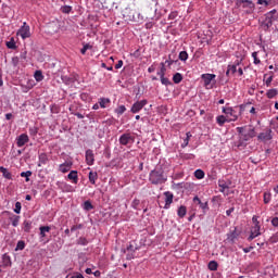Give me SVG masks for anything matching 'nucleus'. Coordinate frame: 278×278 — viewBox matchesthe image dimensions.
<instances>
[{"mask_svg": "<svg viewBox=\"0 0 278 278\" xmlns=\"http://www.w3.org/2000/svg\"><path fill=\"white\" fill-rule=\"evenodd\" d=\"M168 18L169 21H175L177 18V12H172L169 15H168Z\"/></svg>", "mask_w": 278, "mask_h": 278, "instance_id": "nucleus-55", "label": "nucleus"}, {"mask_svg": "<svg viewBox=\"0 0 278 278\" xmlns=\"http://www.w3.org/2000/svg\"><path fill=\"white\" fill-rule=\"evenodd\" d=\"M30 136H36L38 134V127L33 126L29 128Z\"/></svg>", "mask_w": 278, "mask_h": 278, "instance_id": "nucleus-48", "label": "nucleus"}, {"mask_svg": "<svg viewBox=\"0 0 278 278\" xmlns=\"http://www.w3.org/2000/svg\"><path fill=\"white\" fill-rule=\"evenodd\" d=\"M242 3H247L243 8H253V1L251 0H242Z\"/></svg>", "mask_w": 278, "mask_h": 278, "instance_id": "nucleus-51", "label": "nucleus"}, {"mask_svg": "<svg viewBox=\"0 0 278 278\" xmlns=\"http://www.w3.org/2000/svg\"><path fill=\"white\" fill-rule=\"evenodd\" d=\"M20 62H21V59L18 56H13L12 58L11 63H12L13 66H15V67L18 66Z\"/></svg>", "mask_w": 278, "mask_h": 278, "instance_id": "nucleus-42", "label": "nucleus"}, {"mask_svg": "<svg viewBox=\"0 0 278 278\" xmlns=\"http://www.w3.org/2000/svg\"><path fill=\"white\" fill-rule=\"evenodd\" d=\"M148 101L147 100H141V101H137L132 104L130 112H132V114H138V112H140V110H142V108H144V105H147Z\"/></svg>", "mask_w": 278, "mask_h": 278, "instance_id": "nucleus-4", "label": "nucleus"}, {"mask_svg": "<svg viewBox=\"0 0 278 278\" xmlns=\"http://www.w3.org/2000/svg\"><path fill=\"white\" fill-rule=\"evenodd\" d=\"M224 114H230V116H233V109L231 108H223Z\"/></svg>", "mask_w": 278, "mask_h": 278, "instance_id": "nucleus-47", "label": "nucleus"}, {"mask_svg": "<svg viewBox=\"0 0 278 278\" xmlns=\"http://www.w3.org/2000/svg\"><path fill=\"white\" fill-rule=\"evenodd\" d=\"M86 162L88 166H92V164H94V152L90 149L86 151Z\"/></svg>", "mask_w": 278, "mask_h": 278, "instance_id": "nucleus-10", "label": "nucleus"}, {"mask_svg": "<svg viewBox=\"0 0 278 278\" xmlns=\"http://www.w3.org/2000/svg\"><path fill=\"white\" fill-rule=\"evenodd\" d=\"M2 264L4 268H8V266H12V260L10 258V255L8 254L2 255Z\"/></svg>", "mask_w": 278, "mask_h": 278, "instance_id": "nucleus-16", "label": "nucleus"}, {"mask_svg": "<svg viewBox=\"0 0 278 278\" xmlns=\"http://www.w3.org/2000/svg\"><path fill=\"white\" fill-rule=\"evenodd\" d=\"M202 79L204 81V86H210V84H212V79H216V75H214V74H203Z\"/></svg>", "mask_w": 278, "mask_h": 278, "instance_id": "nucleus-11", "label": "nucleus"}, {"mask_svg": "<svg viewBox=\"0 0 278 278\" xmlns=\"http://www.w3.org/2000/svg\"><path fill=\"white\" fill-rule=\"evenodd\" d=\"M39 231H40L41 238H47V233H49V231H51V227L50 226H40Z\"/></svg>", "mask_w": 278, "mask_h": 278, "instance_id": "nucleus-17", "label": "nucleus"}, {"mask_svg": "<svg viewBox=\"0 0 278 278\" xmlns=\"http://www.w3.org/2000/svg\"><path fill=\"white\" fill-rule=\"evenodd\" d=\"M174 60H172L170 55L168 56V60L165 61V64H168V66L173 65L174 64Z\"/></svg>", "mask_w": 278, "mask_h": 278, "instance_id": "nucleus-63", "label": "nucleus"}, {"mask_svg": "<svg viewBox=\"0 0 278 278\" xmlns=\"http://www.w3.org/2000/svg\"><path fill=\"white\" fill-rule=\"evenodd\" d=\"M264 203H270V193H264Z\"/></svg>", "mask_w": 278, "mask_h": 278, "instance_id": "nucleus-54", "label": "nucleus"}, {"mask_svg": "<svg viewBox=\"0 0 278 278\" xmlns=\"http://www.w3.org/2000/svg\"><path fill=\"white\" fill-rule=\"evenodd\" d=\"M217 124L219 127H223V125H225V123H229V119H227V117H225V115H219L217 116Z\"/></svg>", "mask_w": 278, "mask_h": 278, "instance_id": "nucleus-21", "label": "nucleus"}, {"mask_svg": "<svg viewBox=\"0 0 278 278\" xmlns=\"http://www.w3.org/2000/svg\"><path fill=\"white\" fill-rule=\"evenodd\" d=\"M97 179H99V174L97 172H90L89 173V181L94 186L97 184Z\"/></svg>", "mask_w": 278, "mask_h": 278, "instance_id": "nucleus-19", "label": "nucleus"}, {"mask_svg": "<svg viewBox=\"0 0 278 278\" xmlns=\"http://www.w3.org/2000/svg\"><path fill=\"white\" fill-rule=\"evenodd\" d=\"M164 197H165L164 210H168V207H170V204L173 203V199L175 195H173V192H170V191H165Z\"/></svg>", "mask_w": 278, "mask_h": 278, "instance_id": "nucleus-7", "label": "nucleus"}, {"mask_svg": "<svg viewBox=\"0 0 278 278\" xmlns=\"http://www.w3.org/2000/svg\"><path fill=\"white\" fill-rule=\"evenodd\" d=\"M27 142H29V136H27V134H22L17 137V147H25Z\"/></svg>", "mask_w": 278, "mask_h": 278, "instance_id": "nucleus-8", "label": "nucleus"}, {"mask_svg": "<svg viewBox=\"0 0 278 278\" xmlns=\"http://www.w3.org/2000/svg\"><path fill=\"white\" fill-rule=\"evenodd\" d=\"M66 278H84V275H81L80 273H75L67 275Z\"/></svg>", "mask_w": 278, "mask_h": 278, "instance_id": "nucleus-44", "label": "nucleus"}, {"mask_svg": "<svg viewBox=\"0 0 278 278\" xmlns=\"http://www.w3.org/2000/svg\"><path fill=\"white\" fill-rule=\"evenodd\" d=\"M8 49H16V41H14V37L10 39V41H7Z\"/></svg>", "mask_w": 278, "mask_h": 278, "instance_id": "nucleus-31", "label": "nucleus"}, {"mask_svg": "<svg viewBox=\"0 0 278 278\" xmlns=\"http://www.w3.org/2000/svg\"><path fill=\"white\" fill-rule=\"evenodd\" d=\"M138 248H135L132 244H129L126 251H130V253H135Z\"/></svg>", "mask_w": 278, "mask_h": 278, "instance_id": "nucleus-56", "label": "nucleus"}, {"mask_svg": "<svg viewBox=\"0 0 278 278\" xmlns=\"http://www.w3.org/2000/svg\"><path fill=\"white\" fill-rule=\"evenodd\" d=\"M193 203H197L201 207V210H203V212H207V210H210V205L207 204V202H202L198 195L193 198Z\"/></svg>", "mask_w": 278, "mask_h": 278, "instance_id": "nucleus-9", "label": "nucleus"}, {"mask_svg": "<svg viewBox=\"0 0 278 278\" xmlns=\"http://www.w3.org/2000/svg\"><path fill=\"white\" fill-rule=\"evenodd\" d=\"M247 129V127H237V131L238 134H240L241 136L244 134V130Z\"/></svg>", "mask_w": 278, "mask_h": 278, "instance_id": "nucleus-61", "label": "nucleus"}, {"mask_svg": "<svg viewBox=\"0 0 278 278\" xmlns=\"http://www.w3.org/2000/svg\"><path fill=\"white\" fill-rule=\"evenodd\" d=\"M241 138H242L243 140H245V142H249V140H251L252 137H249V135H248V132H247V134L241 135Z\"/></svg>", "mask_w": 278, "mask_h": 278, "instance_id": "nucleus-57", "label": "nucleus"}, {"mask_svg": "<svg viewBox=\"0 0 278 278\" xmlns=\"http://www.w3.org/2000/svg\"><path fill=\"white\" fill-rule=\"evenodd\" d=\"M271 225H273V227H278V217H274L271 219Z\"/></svg>", "mask_w": 278, "mask_h": 278, "instance_id": "nucleus-60", "label": "nucleus"}, {"mask_svg": "<svg viewBox=\"0 0 278 278\" xmlns=\"http://www.w3.org/2000/svg\"><path fill=\"white\" fill-rule=\"evenodd\" d=\"M233 210H235L233 207L227 210L226 211L227 216H231V213L233 212Z\"/></svg>", "mask_w": 278, "mask_h": 278, "instance_id": "nucleus-64", "label": "nucleus"}, {"mask_svg": "<svg viewBox=\"0 0 278 278\" xmlns=\"http://www.w3.org/2000/svg\"><path fill=\"white\" fill-rule=\"evenodd\" d=\"M34 77H35L36 81H42V79H45V76L42 75V72H40V71H36Z\"/></svg>", "mask_w": 278, "mask_h": 278, "instance_id": "nucleus-32", "label": "nucleus"}, {"mask_svg": "<svg viewBox=\"0 0 278 278\" xmlns=\"http://www.w3.org/2000/svg\"><path fill=\"white\" fill-rule=\"evenodd\" d=\"M277 94H278V90L277 89H269L266 92L267 99H275V97H277Z\"/></svg>", "mask_w": 278, "mask_h": 278, "instance_id": "nucleus-22", "label": "nucleus"}, {"mask_svg": "<svg viewBox=\"0 0 278 278\" xmlns=\"http://www.w3.org/2000/svg\"><path fill=\"white\" fill-rule=\"evenodd\" d=\"M10 220H12V226L13 227H18V223L21 220V216L14 215L13 217H10Z\"/></svg>", "mask_w": 278, "mask_h": 278, "instance_id": "nucleus-27", "label": "nucleus"}, {"mask_svg": "<svg viewBox=\"0 0 278 278\" xmlns=\"http://www.w3.org/2000/svg\"><path fill=\"white\" fill-rule=\"evenodd\" d=\"M92 48V46H90L89 43H86L84 47H83V49H80V53L83 54V55H86V51H88V49H91Z\"/></svg>", "mask_w": 278, "mask_h": 278, "instance_id": "nucleus-43", "label": "nucleus"}, {"mask_svg": "<svg viewBox=\"0 0 278 278\" xmlns=\"http://www.w3.org/2000/svg\"><path fill=\"white\" fill-rule=\"evenodd\" d=\"M108 103H110V99H108V98H101L99 100L100 108H105V105H108Z\"/></svg>", "mask_w": 278, "mask_h": 278, "instance_id": "nucleus-34", "label": "nucleus"}, {"mask_svg": "<svg viewBox=\"0 0 278 278\" xmlns=\"http://www.w3.org/2000/svg\"><path fill=\"white\" fill-rule=\"evenodd\" d=\"M21 210H22L21 202H16L15 203V208H14L15 214H21Z\"/></svg>", "mask_w": 278, "mask_h": 278, "instance_id": "nucleus-45", "label": "nucleus"}, {"mask_svg": "<svg viewBox=\"0 0 278 278\" xmlns=\"http://www.w3.org/2000/svg\"><path fill=\"white\" fill-rule=\"evenodd\" d=\"M249 137L255 138V128L251 127L248 130Z\"/></svg>", "mask_w": 278, "mask_h": 278, "instance_id": "nucleus-49", "label": "nucleus"}, {"mask_svg": "<svg viewBox=\"0 0 278 278\" xmlns=\"http://www.w3.org/2000/svg\"><path fill=\"white\" fill-rule=\"evenodd\" d=\"M182 80H184V76L181 74H179V73H176L173 76L174 84H181Z\"/></svg>", "mask_w": 278, "mask_h": 278, "instance_id": "nucleus-25", "label": "nucleus"}, {"mask_svg": "<svg viewBox=\"0 0 278 278\" xmlns=\"http://www.w3.org/2000/svg\"><path fill=\"white\" fill-rule=\"evenodd\" d=\"M21 177H25L26 181H29V177H31V170L22 172Z\"/></svg>", "mask_w": 278, "mask_h": 278, "instance_id": "nucleus-40", "label": "nucleus"}, {"mask_svg": "<svg viewBox=\"0 0 278 278\" xmlns=\"http://www.w3.org/2000/svg\"><path fill=\"white\" fill-rule=\"evenodd\" d=\"M115 68L118 70V68H123V60H119L117 62V64L115 65Z\"/></svg>", "mask_w": 278, "mask_h": 278, "instance_id": "nucleus-62", "label": "nucleus"}, {"mask_svg": "<svg viewBox=\"0 0 278 278\" xmlns=\"http://www.w3.org/2000/svg\"><path fill=\"white\" fill-rule=\"evenodd\" d=\"M48 162H49V156H47V153H41V154L39 155V163H38V166H39V167H40V166H45V165L48 164Z\"/></svg>", "mask_w": 278, "mask_h": 278, "instance_id": "nucleus-13", "label": "nucleus"}, {"mask_svg": "<svg viewBox=\"0 0 278 278\" xmlns=\"http://www.w3.org/2000/svg\"><path fill=\"white\" fill-rule=\"evenodd\" d=\"M0 173H2V176L4 177V179L12 180V173H10V170H8V168L0 166Z\"/></svg>", "mask_w": 278, "mask_h": 278, "instance_id": "nucleus-15", "label": "nucleus"}, {"mask_svg": "<svg viewBox=\"0 0 278 278\" xmlns=\"http://www.w3.org/2000/svg\"><path fill=\"white\" fill-rule=\"evenodd\" d=\"M208 270H218V263L216 261H211L208 263Z\"/></svg>", "mask_w": 278, "mask_h": 278, "instance_id": "nucleus-29", "label": "nucleus"}, {"mask_svg": "<svg viewBox=\"0 0 278 278\" xmlns=\"http://www.w3.org/2000/svg\"><path fill=\"white\" fill-rule=\"evenodd\" d=\"M127 111V108H125V105H121V106H118L116 110H115V112H116V114H125V112Z\"/></svg>", "mask_w": 278, "mask_h": 278, "instance_id": "nucleus-39", "label": "nucleus"}, {"mask_svg": "<svg viewBox=\"0 0 278 278\" xmlns=\"http://www.w3.org/2000/svg\"><path fill=\"white\" fill-rule=\"evenodd\" d=\"M72 10H73V7H71V5H63V7H61V12L63 14H71Z\"/></svg>", "mask_w": 278, "mask_h": 278, "instance_id": "nucleus-30", "label": "nucleus"}, {"mask_svg": "<svg viewBox=\"0 0 278 278\" xmlns=\"http://www.w3.org/2000/svg\"><path fill=\"white\" fill-rule=\"evenodd\" d=\"M134 210H138V205H140V200L138 199H135L131 203Z\"/></svg>", "mask_w": 278, "mask_h": 278, "instance_id": "nucleus-52", "label": "nucleus"}, {"mask_svg": "<svg viewBox=\"0 0 278 278\" xmlns=\"http://www.w3.org/2000/svg\"><path fill=\"white\" fill-rule=\"evenodd\" d=\"M235 73H238V65L233 64V65H228L226 75L227 77H229V75H235Z\"/></svg>", "mask_w": 278, "mask_h": 278, "instance_id": "nucleus-18", "label": "nucleus"}, {"mask_svg": "<svg viewBox=\"0 0 278 278\" xmlns=\"http://www.w3.org/2000/svg\"><path fill=\"white\" fill-rule=\"evenodd\" d=\"M275 21H278V13L277 10L274 9L265 14V21L262 24L265 31H268V29L273 27V23H275Z\"/></svg>", "mask_w": 278, "mask_h": 278, "instance_id": "nucleus-2", "label": "nucleus"}, {"mask_svg": "<svg viewBox=\"0 0 278 278\" xmlns=\"http://www.w3.org/2000/svg\"><path fill=\"white\" fill-rule=\"evenodd\" d=\"M25 249V241L21 240L17 242L15 251H23Z\"/></svg>", "mask_w": 278, "mask_h": 278, "instance_id": "nucleus-35", "label": "nucleus"}, {"mask_svg": "<svg viewBox=\"0 0 278 278\" xmlns=\"http://www.w3.org/2000/svg\"><path fill=\"white\" fill-rule=\"evenodd\" d=\"M17 36H21L23 40L31 37V31L29 30V26L26 22H24L23 26L17 30Z\"/></svg>", "mask_w": 278, "mask_h": 278, "instance_id": "nucleus-3", "label": "nucleus"}, {"mask_svg": "<svg viewBox=\"0 0 278 278\" xmlns=\"http://www.w3.org/2000/svg\"><path fill=\"white\" fill-rule=\"evenodd\" d=\"M161 77V83L163 84V86H170V80L164 76H160Z\"/></svg>", "mask_w": 278, "mask_h": 278, "instance_id": "nucleus-41", "label": "nucleus"}, {"mask_svg": "<svg viewBox=\"0 0 278 278\" xmlns=\"http://www.w3.org/2000/svg\"><path fill=\"white\" fill-rule=\"evenodd\" d=\"M149 181L153 186H160L166 184V176H164V169L162 167H155L150 172Z\"/></svg>", "mask_w": 278, "mask_h": 278, "instance_id": "nucleus-1", "label": "nucleus"}, {"mask_svg": "<svg viewBox=\"0 0 278 278\" xmlns=\"http://www.w3.org/2000/svg\"><path fill=\"white\" fill-rule=\"evenodd\" d=\"M194 177L195 179H203L205 177V172H203L202 169H197L194 172Z\"/></svg>", "mask_w": 278, "mask_h": 278, "instance_id": "nucleus-28", "label": "nucleus"}, {"mask_svg": "<svg viewBox=\"0 0 278 278\" xmlns=\"http://www.w3.org/2000/svg\"><path fill=\"white\" fill-rule=\"evenodd\" d=\"M261 232H253L251 231V235L249 236L248 240H255V238H257V236H260Z\"/></svg>", "mask_w": 278, "mask_h": 278, "instance_id": "nucleus-53", "label": "nucleus"}, {"mask_svg": "<svg viewBox=\"0 0 278 278\" xmlns=\"http://www.w3.org/2000/svg\"><path fill=\"white\" fill-rule=\"evenodd\" d=\"M159 77H164L166 75V65L164 63H161V70L157 72Z\"/></svg>", "mask_w": 278, "mask_h": 278, "instance_id": "nucleus-33", "label": "nucleus"}, {"mask_svg": "<svg viewBox=\"0 0 278 278\" xmlns=\"http://www.w3.org/2000/svg\"><path fill=\"white\" fill-rule=\"evenodd\" d=\"M179 60H181V62H186V60H188V52L181 51L179 53Z\"/></svg>", "mask_w": 278, "mask_h": 278, "instance_id": "nucleus-38", "label": "nucleus"}, {"mask_svg": "<svg viewBox=\"0 0 278 278\" xmlns=\"http://www.w3.org/2000/svg\"><path fill=\"white\" fill-rule=\"evenodd\" d=\"M77 229H84V225L83 224L74 225L72 226L71 231H77Z\"/></svg>", "mask_w": 278, "mask_h": 278, "instance_id": "nucleus-50", "label": "nucleus"}, {"mask_svg": "<svg viewBox=\"0 0 278 278\" xmlns=\"http://www.w3.org/2000/svg\"><path fill=\"white\" fill-rule=\"evenodd\" d=\"M67 179L73 181V184H77L79 181V177L77 176V170L70 172V174L67 175Z\"/></svg>", "mask_w": 278, "mask_h": 278, "instance_id": "nucleus-14", "label": "nucleus"}, {"mask_svg": "<svg viewBox=\"0 0 278 278\" xmlns=\"http://www.w3.org/2000/svg\"><path fill=\"white\" fill-rule=\"evenodd\" d=\"M31 229V223L30 222H28V220H25L24 222V231L26 232V233H29V230Z\"/></svg>", "mask_w": 278, "mask_h": 278, "instance_id": "nucleus-37", "label": "nucleus"}, {"mask_svg": "<svg viewBox=\"0 0 278 278\" xmlns=\"http://www.w3.org/2000/svg\"><path fill=\"white\" fill-rule=\"evenodd\" d=\"M265 84H266L267 88L270 86V84H273V75L269 76V77L266 79Z\"/></svg>", "mask_w": 278, "mask_h": 278, "instance_id": "nucleus-59", "label": "nucleus"}, {"mask_svg": "<svg viewBox=\"0 0 278 278\" xmlns=\"http://www.w3.org/2000/svg\"><path fill=\"white\" fill-rule=\"evenodd\" d=\"M59 170L61 173H68V170H71V164H68V163L61 164L59 167Z\"/></svg>", "mask_w": 278, "mask_h": 278, "instance_id": "nucleus-23", "label": "nucleus"}, {"mask_svg": "<svg viewBox=\"0 0 278 278\" xmlns=\"http://www.w3.org/2000/svg\"><path fill=\"white\" fill-rule=\"evenodd\" d=\"M258 140H263L264 142H268V140H273V130L267 129L266 131L261 132L258 135Z\"/></svg>", "mask_w": 278, "mask_h": 278, "instance_id": "nucleus-6", "label": "nucleus"}, {"mask_svg": "<svg viewBox=\"0 0 278 278\" xmlns=\"http://www.w3.org/2000/svg\"><path fill=\"white\" fill-rule=\"evenodd\" d=\"M83 207L86 212H90V210H94V205H92V202L88 200L84 202Z\"/></svg>", "mask_w": 278, "mask_h": 278, "instance_id": "nucleus-24", "label": "nucleus"}, {"mask_svg": "<svg viewBox=\"0 0 278 278\" xmlns=\"http://www.w3.org/2000/svg\"><path fill=\"white\" fill-rule=\"evenodd\" d=\"M236 146L238 149H244L247 148V140L240 137Z\"/></svg>", "mask_w": 278, "mask_h": 278, "instance_id": "nucleus-26", "label": "nucleus"}, {"mask_svg": "<svg viewBox=\"0 0 278 278\" xmlns=\"http://www.w3.org/2000/svg\"><path fill=\"white\" fill-rule=\"evenodd\" d=\"M77 244H80L81 247H86V244H88V239H86V237H80L77 240Z\"/></svg>", "mask_w": 278, "mask_h": 278, "instance_id": "nucleus-36", "label": "nucleus"}, {"mask_svg": "<svg viewBox=\"0 0 278 278\" xmlns=\"http://www.w3.org/2000/svg\"><path fill=\"white\" fill-rule=\"evenodd\" d=\"M177 214L179 216V218H184L186 216V214H188V208L184 205H181L180 207H178Z\"/></svg>", "mask_w": 278, "mask_h": 278, "instance_id": "nucleus-20", "label": "nucleus"}, {"mask_svg": "<svg viewBox=\"0 0 278 278\" xmlns=\"http://www.w3.org/2000/svg\"><path fill=\"white\" fill-rule=\"evenodd\" d=\"M252 58L254 60V64H262V61L257 58V52H253Z\"/></svg>", "mask_w": 278, "mask_h": 278, "instance_id": "nucleus-46", "label": "nucleus"}, {"mask_svg": "<svg viewBox=\"0 0 278 278\" xmlns=\"http://www.w3.org/2000/svg\"><path fill=\"white\" fill-rule=\"evenodd\" d=\"M252 233H260V225L258 224H255V226L252 230Z\"/></svg>", "mask_w": 278, "mask_h": 278, "instance_id": "nucleus-58", "label": "nucleus"}, {"mask_svg": "<svg viewBox=\"0 0 278 278\" xmlns=\"http://www.w3.org/2000/svg\"><path fill=\"white\" fill-rule=\"evenodd\" d=\"M129 142H134V137H131V134H123L119 137V144H123V147H127Z\"/></svg>", "mask_w": 278, "mask_h": 278, "instance_id": "nucleus-5", "label": "nucleus"}, {"mask_svg": "<svg viewBox=\"0 0 278 278\" xmlns=\"http://www.w3.org/2000/svg\"><path fill=\"white\" fill-rule=\"evenodd\" d=\"M238 236H240V232H238L237 228L233 227V229L230 230V233H228V240L230 242H235L238 239Z\"/></svg>", "mask_w": 278, "mask_h": 278, "instance_id": "nucleus-12", "label": "nucleus"}]
</instances>
